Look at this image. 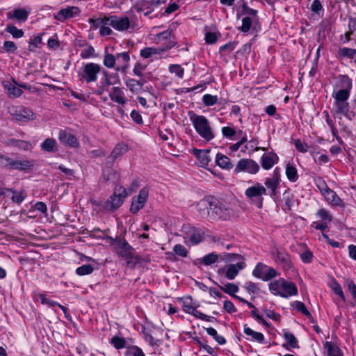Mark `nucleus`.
Segmentation results:
<instances>
[{"label":"nucleus","mask_w":356,"mask_h":356,"mask_svg":"<svg viewBox=\"0 0 356 356\" xmlns=\"http://www.w3.org/2000/svg\"><path fill=\"white\" fill-rule=\"evenodd\" d=\"M113 243L115 244V249L120 257L123 259L131 257V254L135 252L134 249L124 239L115 240L111 238Z\"/></svg>","instance_id":"13"},{"label":"nucleus","mask_w":356,"mask_h":356,"mask_svg":"<svg viewBox=\"0 0 356 356\" xmlns=\"http://www.w3.org/2000/svg\"><path fill=\"white\" fill-rule=\"evenodd\" d=\"M3 49L7 52H15L17 49V47L13 41H5L3 43Z\"/></svg>","instance_id":"63"},{"label":"nucleus","mask_w":356,"mask_h":356,"mask_svg":"<svg viewBox=\"0 0 356 356\" xmlns=\"http://www.w3.org/2000/svg\"><path fill=\"white\" fill-rule=\"evenodd\" d=\"M185 239L195 245L202 241V234L200 230L193 227L186 233Z\"/></svg>","instance_id":"28"},{"label":"nucleus","mask_w":356,"mask_h":356,"mask_svg":"<svg viewBox=\"0 0 356 356\" xmlns=\"http://www.w3.org/2000/svg\"><path fill=\"white\" fill-rule=\"evenodd\" d=\"M283 283V278L275 280L269 284V289L272 293L281 296L282 293L281 286Z\"/></svg>","instance_id":"37"},{"label":"nucleus","mask_w":356,"mask_h":356,"mask_svg":"<svg viewBox=\"0 0 356 356\" xmlns=\"http://www.w3.org/2000/svg\"><path fill=\"white\" fill-rule=\"evenodd\" d=\"M191 121L197 133L205 140H211L215 135L209 120L204 115L193 113L190 116Z\"/></svg>","instance_id":"2"},{"label":"nucleus","mask_w":356,"mask_h":356,"mask_svg":"<svg viewBox=\"0 0 356 356\" xmlns=\"http://www.w3.org/2000/svg\"><path fill=\"white\" fill-rule=\"evenodd\" d=\"M116 62L115 56L111 54L106 53L104 56V65L108 68H113Z\"/></svg>","instance_id":"43"},{"label":"nucleus","mask_w":356,"mask_h":356,"mask_svg":"<svg viewBox=\"0 0 356 356\" xmlns=\"http://www.w3.org/2000/svg\"><path fill=\"white\" fill-rule=\"evenodd\" d=\"M278 161V156L272 152L261 156V166L265 170L270 169Z\"/></svg>","instance_id":"25"},{"label":"nucleus","mask_w":356,"mask_h":356,"mask_svg":"<svg viewBox=\"0 0 356 356\" xmlns=\"http://www.w3.org/2000/svg\"><path fill=\"white\" fill-rule=\"evenodd\" d=\"M219 255L216 253L211 252L203 257L201 259V262L206 266L214 264L218 259Z\"/></svg>","instance_id":"41"},{"label":"nucleus","mask_w":356,"mask_h":356,"mask_svg":"<svg viewBox=\"0 0 356 356\" xmlns=\"http://www.w3.org/2000/svg\"><path fill=\"white\" fill-rule=\"evenodd\" d=\"M6 163L5 165L10 169L17 170H27L31 169L34 166L35 161L33 160H13L10 158H5Z\"/></svg>","instance_id":"10"},{"label":"nucleus","mask_w":356,"mask_h":356,"mask_svg":"<svg viewBox=\"0 0 356 356\" xmlns=\"http://www.w3.org/2000/svg\"><path fill=\"white\" fill-rule=\"evenodd\" d=\"M169 71L170 73L175 74L179 78H182L184 76V70L179 65H170L169 66Z\"/></svg>","instance_id":"50"},{"label":"nucleus","mask_w":356,"mask_h":356,"mask_svg":"<svg viewBox=\"0 0 356 356\" xmlns=\"http://www.w3.org/2000/svg\"><path fill=\"white\" fill-rule=\"evenodd\" d=\"M127 152V146L125 144L123 143H119L118 144L115 148L113 149L111 157L113 159V161L120 156L121 155L124 154Z\"/></svg>","instance_id":"34"},{"label":"nucleus","mask_w":356,"mask_h":356,"mask_svg":"<svg viewBox=\"0 0 356 356\" xmlns=\"http://www.w3.org/2000/svg\"><path fill=\"white\" fill-rule=\"evenodd\" d=\"M111 85V81L108 77H105L100 81L98 89L96 92L97 95H102L104 92L108 91L109 87Z\"/></svg>","instance_id":"40"},{"label":"nucleus","mask_w":356,"mask_h":356,"mask_svg":"<svg viewBox=\"0 0 356 356\" xmlns=\"http://www.w3.org/2000/svg\"><path fill=\"white\" fill-rule=\"evenodd\" d=\"M199 214L210 221L227 220L234 214L232 209L225 202L212 197H204L196 204Z\"/></svg>","instance_id":"1"},{"label":"nucleus","mask_w":356,"mask_h":356,"mask_svg":"<svg viewBox=\"0 0 356 356\" xmlns=\"http://www.w3.org/2000/svg\"><path fill=\"white\" fill-rule=\"evenodd\" d=\"M110 99L119 104L123 105L127 103V99L124 96V92L120 87H113L110 91Z\"/></svg>","instance_id":"22"},{"label":"nucleus","mask_w":356,"mask_h":356,"mask_svg":"<svg viewBox=\"0 0 356 356\" xmlns=\"http://www.w3.org/2000/svg\"><path fill=\"white\" fill-rule=\"evenodd\" d=\"M325 348L328 356H342L340 349L332 342L327 341L325 344Z\"/></svg>","instance_id":"36"},{"label":"nucleus","mask_w":356,"mask_h":356,"mask_svg":"<svg viewBox=\"0 0 356 356\" xmlns=\"http://www.w3.org/2000/svg\"><path fill=\"white\" fill-rule=\"evenodd\" d=\"M244 333L250 336L253 340L259 343H263L264 341V337L262 333L254 331L246 325H244Z\"/></svg>","instance_id":"32"},{"label":"nucleus","mask_w":356,"mask_h":356,"mask_svg":"<svg viewBox=\"0 0 356 356\" xmlns=\"http://www.w3.org/2000/svg\"><path fill=\"white\" fill-rule=\"evenodd\" d=\"M322 195L325 200L333 206H343L342 200L337 195V193L330 188L324 187L322 190Z\"/></svg>","instance_id":"20"},{"label":"nucleus","mask_w":356,"mask_h":356,"mask_svg":"<svg viewBox=\"0 0 356 356\" xmlns=\"http://www.w3.org/2000/svg\"><path fill=\"white\" fill-rule=\"evenodd\" d=\"M334 105L338 113H344L348 110V104L346 102V101L340 102L335 100Z\"/></svg>","instance_id":"55"},{"label":"nucleus","mask_w":356,"mask_h":356,"mask_svg":"<svg viewBox=\"0 0 356 356\" xmlns=\"http://www.w3.org/2000/svg\"><path fill=\"white\" fill-rule=\"evenodd\" d=\"M296 148L300 152H306L308 150V146L307 144L302 143L300 140H296L294 141Z\"/></svg>","instance_id":"61"},{"label":"nucleus","mask_w":356,"mask_h":356,"mask_svg":"<svg viewBox=\"0 0 356 356\" xmlns=\"http://www.w3.org/2000/svg\"><path fill=\"white\" fill-rule=\"evenodd\" d=\"M256 21V19H252L251 17H245L242 19V25L240 28L241 31L243 33L249 31L253 22H255Z\"/></svg>","instance_id":"42"},{"label":"nucleus","mask_w":356,"mask_h":356,"mask_svg":"<svg viewBox=\"0 0 356 356\" xmlns=\"http://www.w3.org/2000/svg\"><path fill=\"white\" fill-rule=\"evenodd\" d=\"M312 12L319 14L323 10V6L319 0H314L311 5Z\"/></svg>","instance_id":"62"},{"label":"nucleus","mask_w":356,"mask_h":356,"mask_svg":"<svg viewBox=\"0 0 356 356\" xmlns=\"http://www.w3.org/2000/svg\"><path fill=\"white\" fill-rule=\"evenodd\" d=\"M339 54L343 57L354 58L356 57V49L343 47L339 49Z\"/></svg>","instance_id":"45"},{"label":"nucleus","mask_w":356,"mask_h":356,"mask_svg":"<svg viewBox=\"0 0 356 356\" xmlns=\"http://www.w3.org/2000/svg\"><path fill=\"white\" fill-rule=\"evenodd\" d=\"M56 145V141L53 138H47L42 144L41 148L46 152H54Z\"/></svg>","instance_id":"38"},{"label":"nucleus","mask_w":356,"mask_h":356,"mask_svg":"<svg viewBox=\"0 0 356 356\" xmlns=\"http://www.w3.org/2000/svg\"><path fill=\"white\" fill-rule=\"evenodd\" d=\"M127 261V266L129 268H134L136 264L141 261L139 255L135 254V252L131 254V257L124 259Z\"/></svg>","instance_id":"46"},{"label":"nucleus","mask_w":356,"mask_h":356,"mask_svg":"<svg viewBox=\"0 0 356 356\" xmlns=\"http://www.w3.org/2000/svg\"><path fill=\"white\" fill-rule=\"evenodd\" d=\"M99 64L89 63L83 65L78 72V76L81 81L86 83L94 82L97 79V75L101 71Z\"/></svg>","instance_id":"3"},{"label":"nucleus","mask_w":356,"mask_h":356,"mask_svg":"<svg viewBox=\"0 0 356 356\" xmlns=\"http://www.w3.org/2000/svg\"><path fill=\"white\" fill-rule=\"evenodd\" d=\"M293 307L297 309L298 312H301L304 315L309 317L311 316L310 312L307 309L305 304L300 301H295L293 303Z\"/></svg>","instance_id":"51"},{"label":"nucleus","mask_w":356,"mask_h":356,"mask_svg":"<svg viewBox=\"0 0 356 356\" xmlns=\"http://www.w3.org/2000/svg\"><path fill=\"white\" fill-rule=\"evenodd\" d=\"M127 195V191L124 187L117 186L113 195L104 203V209L108 211H115L122 205Z\"/></svg>","instance_id":"5"},{"label":"nucleus","mask_w":356,"mask_h":356,"mask_svg":"<svg viewBox=\"0 0 356 356\" xmlns=\"http://www.w3.org/2000/svg\"><path fill=\"white\" fill-rule=\"evenodd\" d=\"M207 332L209 335L212 336L213 339L220 345L225 343V339L218 334L217 331L213 327L207 328Z\"/></svg>","instance_id":"44"},{"label":"nucleus","mask_w":356,"mask_h":356,"mask_svg":"<svg viewBox=\"0 0 356 356\" xmlns=\"http://www.w3.org/2000/svg\"><path fill=\"white\" fill-rule=\"evenodd\" d=\"M222 260L225 262L238 261L243 259V257L238 254L225 253L220 255Z\"/></svg>","instance_id":"52"},{"label":"nucleus","mask_w":356,"mask_h":356,"mask_svg":"<svg viewBox=\"0 0 356 356\" xmlns=\"http://www.w3.org/2000/svg\"><path fill=\"white\" fill-rule=\"evenodd\" d=\"M273 258L282 266L284 270H289L292 268V261L289 255L286 252L276 250L273 253Z\"/></svg>","instance_id":"17"},{"label":"nucleus","mask_w":356,"mask_h":356,"mask_svg":"<svg viewBox=\"0 0 356 356\" xmlns=\"http://www.w3.org/2000/svg\"><path fill=\"white\" fill-rule=\"evenodd\" d=\"M245 266V264L243 261H238L236 264L228 265L220 270L225 273V276L228 280H232L237 276L239 271L243 269Z\"/></svg>","instance_id":"19"},{"label":"nucleus","mask_w":356,"mask_h":356,"mask_svg":"<svg viewBox=\"0 0 356 356\" xmlns=\"http://www.w3.org/2000/svg\"><path fill=\"white\" fill-rule=\"evenodd\" d=\"M145 66L142 64L137 63L133 70V72L136 76H142L143 72L145 70Z\"/></svg>","instance_id":"64"},{"label":"nucleus","mask_w":356,"mask_h":356,"mask_svg":"<svg viewBox=\"0 0 356 356\" xmlns=\"http://www.w3.org/2000/svg\"><path fill=\"white\" fill-rule=\"evenodd\" d=\"M284 337L286 341H287V344H284L283 346L285 347L287 350H289V347L290 348H298V340L295 337L294 334L289 331H284Z\"/></svg>","instance_id":"31"},{"label":"nucleus","mask_w":356,"mask_h":356,"mask_svg":"<svg viewBox=\"0 0 356 356\" xmlns=\"http://www.w3.org/2000/svg\"><path fill=\"white\" fill-rule=\"evenodd\" d=\"M149 196V189L143 188L140 191L138 195L132 198L131 204L130 207V211L133 213H138L143 209L147 200Z\"/></svg>","instance_id":"7"},{"label":"nucleus","mask_w":356,"mask_h":356,"mask_svg":"<svg viewBox=\"0 0 356 356\" xmlns=\"http://www.w3.org/2000/svg\"><path fill=\"white\" fill-rule=\"evenodd\" d=\"M286 175L287 179L291 182H295L298 179L297 169L289 163L286 165Z\"/></svg>","instance_id":"33"},{"label":"nucleus","mask_w":356,"mask_h":356,"mask_svg":"<svg viewBox=\"0 0 356 356\" xmlns=\"http://www.w3.org/2000/svg\"><path fill=\"white\" fill-rule=\"evenodd\" d=\"M220 289L229 294L236 293L238 291V287L233 283H227L225 286H220Z\"/></svg>","instance_id":"58"},{"label":"nucleus","mask_w":356,"mask_h":356,"mask_svg":"<svg viewBox=\"0 0 356 356\" xmlns=\"http://www.w3.org/2000/svg\"><path fill=\"white\" fill-rule=\"evenodd\" d=\"M243 14L247 15V17H251L252 19L257 20V10L249 8L247 5H243L242 6Z\"/></svg>","instance_id":"54"},{"label":"nucleus","mask_w":356,"mask_h":356,"mask_svg":"<svg viewBox=\"0 0 356 356\" xmlns=\"http://www.w3.org/2000/svg\"><path fill=\"white\" fill-rule=\"evenodd\" d=\"M144 80H135L134 79H127L126 80V86L129 90L133 93H140L143 90V86L144 85Z\"/></svg>","instance_id":"26"},{"label":"nucleus","mask_w":356,"mask_h":356,"mask_svg":"<svg viewBox=\"0 0 356 356\" xmlns=\"http://www.w3.org/2000/svg\"><path fill=\"white\" fill-rule=\"evenodd\" d=\"M111 343L113 346L117 348H123L126 345V341L123 338H120L118 337H114L111 339Z\"/></svg>","instance_id":"57"},{"label":"nucleus","mask_w":356,"mask_h":356,"mask_svg":"<svg viewBox=\"0 0 356 356\" xmlns=\"http://www.w3.org/2000/svg\"><path fill=\"white\" fill-rule=\"evenodd\" d=\"M8 113L15 120L22 122H27L36 118V114L24 106H11L8 108Z\"/></svg>","instance_id":"4"},{"label":"nucleus","mask_w":356,"mask_h":356,"mask_svg":"<svg viewBox=\"0 0 356 356\" xmlns=\"http://www.w3.org/2000/svg\"><path fill=\"white\" fill-rule=\"evenodd\" d=\"M282 293L281 297L288 298L289 296H296L298 294V288L296 285L291 282H287L283 279V283L281 286Z\"/></svg>","instance_id":"21"},{"label":"nucleus","mask_w":356,"mask_h":356,"mask_svg":"<svg viewBox=\"0 0 356 356\" xmlns=\"http://www.w3.org/2000/svg\"><path fill=\"white\" fill-rule=\"evenodd\" d=\"M218 98L216 95L206 94L202 97V102L205 106H210L218 102Z\"/></svg>","instance_id":"48"},{"label":"nucleus","mask_w":356,"mask_h":356,"mask_svg":"<svg viewBox=\"0 0 356 356\" xmlns=\"http://www.w3.org/2000/svg\"><path fill=\"white\" fill-rule=\"evenodd\" d=\"M175 46V43L171 42H170L169 44L168 45H165L164 47H160V48H153V47H150V50H151V54H152V56L153 55H156V54H159L161 52H163V51H165L170 49H171L172 47Z\"/></svg>","instance_id":"56"},{"label":"nucleus","mask_w":356,"mask_h":356,"mask_svg":"<svg viewBox=\"0 0 356 356\" xmlns=\"http://www.w3.org/2000/svg\"><path fill=\"white\" fill-rule=\"evenodd\" d=\"M106 19H108L107 17L97 19L90 18L88 22L90 24V29L95 30L99 28L100 29L103 25H108V21Z\"/></svg>","instance_id":"35"},{"label":"nucleus","mask_w":356,"mask_h":356,"mask_svg":"<svg viewBox=\"0 0 356 356\" xmlns=\"http://www.w3.org/2000/svg\"><path fill=\"white\" fill-rule=\"evenodd\" d=\"M209 152V149H193V153L199 161L200 165L203 167L207 165L211 161Z\"/></svg>","instance_id":"24"},{"label":"nucleus","mask_w":356,"mask_h":356,"mask_svg":"<svg viewBox=\"0 0 356 356\" xmlns=\"http://www.w3.org/2000/svg\"><path fill=\"white\" fill-rule=\"evenodd\" d=\"M81 10L77 6H67L60 9L54 15V18L60 22L76 17L79 15Z\"/></svg>","instance_id":"11"},{"label":"nucleus","mask_w":356,"mask_h":356,"mask_svg":"<svg viewBox=\"0 0 356 356\" xmlns=\"http://www.w3.org/2000/svg\"><path fill=\"white\" fill-rule=\"evenodd\" d=\"M116 62L119 65L116 67V70L124 71L127 68V64L129 61L130 57L127 52H122L117 54L115 56Z\"/></svg>","instance_id":"30"},{"label":"nucleus","mask_w":356,"mask_h":356,"mask_svg":"<svg viewBox=\"0 0 356 356\" xmlns=\"http://www.w3.org/2000/svg\"><path fill=\"white\" fill-rule=\"evenodd\" d=\"M95 53V49L92 46H87L81 52V57L83 58H88L92 56Z\"/></svg>","instance_id":"59"},{"label":"nucleus","mask_w":356,"mask_h":356,"mask_svg":"<svg viewBox=\"0 0 356 356\" xmlns=\"http://www.w3.org/2000/svg\"><path fill=\"white\" fill-rule=\"evenodd\" d=\"M216 163L222 169L230 170L233 168L230 159L221 153H218L216 154Z\"/></svg>","instance_id":"29"},{"label":"nucleus","mask_w":356,"mask_h":356,"mask_svg":"<svg viewBox=\"0 0 356 356\" xmlns=\"http://www.w3.org/2000/svg\"><path fill=\"white\" fill-rule=\"evenodd\" d=\"M259 169V166L254 161L243 159L238 162L234 171L236 173L245 171L248 173L255 174L258 172Z\"/></svg>","instance_id":"12"},{"label":"nucleus","mask_w":356,"mask_h":356,"mask_svg":"<svg viewBox=\"0 0 356 356\" xmlns=\"http://www.w3.org/2000/svg\"><path fill=\"white\" fill-rule=\"evenodd\" d=\"M13 82L14 83L8 81L3 83L4 88L7 90V95L10 98H16L22 94V90L15 86L16 82L15 81Z\"/></svg>","instance_id":"27"},{"label":"nucleus","mask_w":356,"mask_h":356,"mask_svg":"<svg viewBox=\"0 0 356 356\" xmlns=\"http://www.w3.org/2000/svg\"><path fill=\"white\" fill-rule=\"evenodd\" d=\"M29 13L30 11L25 8H16L11 12H8L7 13V17L8 19H15L20 22H25L27 19Z\"/></svg>","instance_id":"23"},{"label":"nucleus","mask_w":356,"mask_h":356,"mask_svg":"<svg viewBox=\"0 0 356 356\" xmlns=\"http://www.w3.org/2000/svg\"><path fill=\"white\" fill-rule=\"evenodd\" d=\"M126 356H145V353L138 346H131L127 348L126 353Z\"/></svg>","instance_id":"47"},{"label":"nucleus","mask_w":356,"mask_h":356,"mask_svg":"<svg viewBox=\"0 0 356 356\" xmlns=\"http://www.w3.org/2000/svg\"><path fill=\"white\" fill-rule=\"evenodd\" d=\"M252 274L256 277L260 278L264 281H268L277 275L276 270L261 263H259L252 271Z\"/></svg>","instance_id":"9"},{"label":"nucleus","mask_w":356,"mask_h":356,"mask_svg":"<svg viewBox=\"0 0 356 356\" xmlns=\"http://www.w3.org/2000/svg\"><path fill=\"white\" fill-rule=\"evenodd\" d=\"M108 25L111 26L117 31H122L129 29L130 21L127 17H118L113 15L108 17Z\"/></svg>","instance_id":"15"},{"label":"nucleus","mask_w":356,"mask_h":356,"mask_svg":"<svg viewBox=\"0 0 356 356\" xmlns=\"http://www.w3.org/2000/svg\"><path fill=\"white\" fill-rule=\"evenodd\" d=\"M58 140L60 143L65 146L76 147L79 145V143L75 136L67 130H60L59 131Z\"/></svg>","instance_id":"18"},{"label":"nucleus","mask_w":356,"mask_h":356,"mask_svg":"<svg viewBox=\"0 0 356 356\" xmlns=\"http://www.w3.org/2000/svg\"><path fill=\"white\" fill-rule=\"evenodd\" d=\"M266 193V188L260 184H257L252 186L248 188L245 190V195L248 198H258L259 202L258 203V207H262L263 197L262 195Z\"/></svg>","instance_id":"14"},{"label":"nucleus","mask_w":356,"mask_h":356,"mask_svg":"<svg viewBox=\"0 0 356 356\" xmlns=\"http://www.w3.org/2000/svg\"><path fill=\"white\" fill-rule=\"evenodd\" d=\"M280 182V170L276 168L272 176L266 179L264 184L266 188L270 191V195L274 196L277 193V189Z\"/></svg>","instance_id":"16"},{"label":"nucleus","mask_w":356,"mask_h":356,"mask_svg":"<svg viewBox=\"0 0 356 356\" xmlns=\"http://www.w3.org/2000/svg\"><path fill=\"white\" fill-rule=\"evenodd\" d=\"M340 85L341 88L332 95L336 101H347L350 96L352 88V81L347 76H342L340 78Z\"/></svg>","instance_id":"6"},{"label":"nucleus","mask_w":356,"mask_h":356,"mask_svg":"<svg viewBox=\"0 0 356 356\" xmlns=\"http://www.w3.org/2000/svg\"><path fill=\"white\" fill-rule=\"evenodd\" d=\"M6 31L10 33L14 38H20L24 35V31L22 29H19L12 24L6 26Z\"/></svg>","instance_id":"39"},{"label":"nucleus","mask_w":356,"mask_h":356,"mask_svg":"<svg viewBox=\"0 0 356 356\" xmlns=\"http://www.w3.org/2000/svg\"><path fill=\"white\" fill-rule=\"evenodd\" d=\"M94 268L90 264H85L76 268V272L79 275H89L92 273Z\"/></svg>","instance_id":"49"},{"label":"nucleus","mask_w":356,"mask_h":356,"mask_svg":"<svg viewBox=\"0 0 356 356\" xmlns=\"http://www.w3.org/2000/svg\"><path fill=\"white\" fill-rule=\"evenodd\" d=\"M181 301L183 309L185 312L193 315L197 318L208 320V316L196 309L197 305L193 301L191 297H184L181 299Z\"/></svg>","instance_id":"8"},{"label":"nucleus","mask_w":356,"mask_h":356,"mask_svg":"<svg viewBox=\"0 0 356 356\" xmlns=\"http://www.w3.org/2000/svg\"><path fill=\"white\" fill-rule=\"evenodd\" d=\"M264 312L268 318H271L275 321H279L280 320V315L273 310L264 309Z\"/></svg>","instance_id":"60"},{"label":"nucleus","mask_w":356,"mask_h":356,"mask_svg":"<svg viewBox=\"0 0 356 356\" xmlns=\"http://www.w3.org/2000/svg\"><path fill=\"white\" fill-rule=\"evenodd\" d=\"M173 251L176 253V254L181 257H186L188 255L187 249L181 244L175 245L173 248Z\"/></svg>","instance_id":"53"}]
</instances>
